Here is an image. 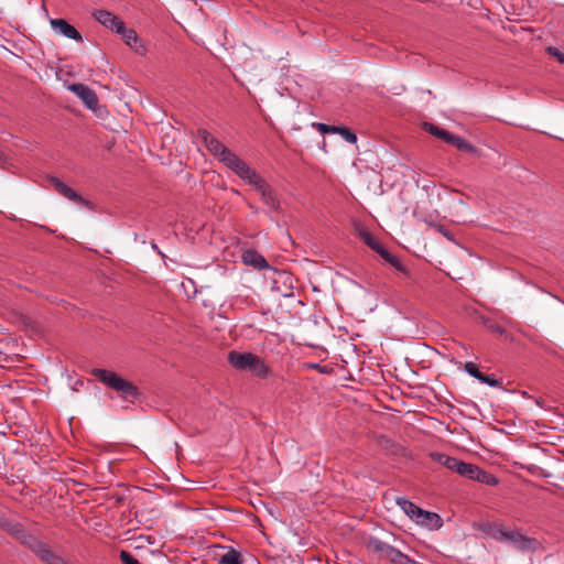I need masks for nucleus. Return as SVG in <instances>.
<instances>
[{
  "mask_svg": "<svg viewBox=\"0 0 564 564\" xmlns=\"http://www.w3.org/2000/svg\"><path fill=\"white\" fill-rule=\"evenodd\" d=\"M200 135L207 150L238 177L252 186L260 194V196H263V194L272 188V186L268 184L267 181L254 169H252L246 161L229 150L212 133L203 130Z\"/></svg>",
  "mask_w": 564,
  "mask_h": 564,
  "instance_id": "nucleus-1",
  "label": "nucleus"
},
{
  "mask_svg": "<svg viewBox=\"0 0 564 564\" xmlns=\"http://www.w3.org/2000/svg\"><path fill=\"white\" fill-rule=\"evenodd\" d=\"M229 365L238 371H249L260 379H267L272 375L271 368L262 358L252 352L231 350L228 352Z\"/></svg>",
  "mask_w": 564,
  "mask_h": 564,
  "instance_id": "nucleus-2",
  "label": "nucleus"
},
{
  "mask_svg": "<svg viewBox=\"0 0 564 564\" xmlns=\"http://www.w3.org/2000/svg\"><path fill=\"white\" fill-rule=\"evenodd\" d=\"M90 373L106 387L117 391L122 398L130 399L138 397V389L130 381L121 378L115 371L94 368Z\"/></svg>",
  "mask_w": 564,
  "mask_h": 564,
  "instance_id": "nucleus-3",
  "label": "nucleus"
},
{
  "mask_svg": "<svg viewBox=\"0 0 564 564\" xmlns=\"http://www.w3.org/2000/svg\"><path fill=\"white\" fill-rule=\"evenodd\" d=\"M366 545L367 549L376 553L379 558L386 560L392 564H414V561L410 556L377 538L368 539Z\"/></svg>",
  "mask_w": 564,
  "mask_h": 564,
  "instance_id": "nucleus-4",
  "label": "nucleus"
},
{
  "mask_svg": "<svg viewBox=\"0 0 564 564\" xmlns=\"http://www.w3.org/2000/svg\"><path fill=\"white\" fill-rule=\"evenodd\" d=\"M19 539L23 545L46 564H66L59 555L54 553L45 542L39 540L36 536L22 532Z\"/></svg>",
  "mask_w": 564,
  "mask_h": 564,
  "instance_id": "nucleus-5",
  "label": "nucleus"
},
{
  "mask_svg": "<svg viewBox=\"0 0 564 564\" xmlns=\"http://www.w3.org/2000/svg\"><path fill=\"white\" fill-rule=\"evenodd\" d=\"M479 529L484 534L492 538L498 542H509L513 531L507 528L505 524L497 522H484L480 524Z\"/></svg>",
  "mask_w": 564,
  "mask_h": 564,
  "instance_id": "nucleus-6",
  "label": "nucleus"
},
{
  "mask_svg": "<svg viewBox=\"0 0 564 564\" xmlns=\"http://www.w3.org/2000/svg\"><path fill=\"white\" fill-rule=\"evenodd\" d=\"M68 89L73 91L77 97L82 99V101L87 106V108L95 110L98 106V97L91 88L84 84H70Z\"/></svg>",
  "mask_w": 564,
  "mask_h": 564,
  "instance_id": "nucleus-7",
  "label": "nucleus"
},
{
  "mask_svg": "<svg viewBox=\"0 0 564 564\" xmlns=\"http://www.w3.org/2000/svg\"><path fill=\"white\" fill-rule=\"evenodd\" d=\"M93 17L105 28L111 30L112 32H118L122 30V25L124 22L112 12L107 10H95L93 12Z\"/></svg>",
  "mask_w": 564,
  "mask_h": 564,
  "instance_id": "nucleus-8",
  "label": "nucleus"
},
{
  "mask_svg": "<svg viewBox=\"0 0 564 564\" xmlns=\"http://www.w3.org/2000/svg\"><path fill=\"white\" fill-rule=\"evenodd\" d=\"M509 543H511L518 551L521 552L536 551L540 545L538 540L529 538L522 534L520 531L514 530L511 533Z\"/></svg>",
  "mask_w": 564,
  "mask_h": 564,
  "instance_id": "nucleus-9",
  "label": "nucleus"
},
{
  "mask_svg": "<svg viewBox=\"0 0 564 564\" xmlns=\"http://www.w3.org/2000/svg\"><path fill=\"white\" fill-rule=\"evenodd\" d=\"M117 34L121 35L124 43L137 54L144 55L147 53L145 46L134 30L127 29L126 24H123L122 30L118 31Z\"/></svg>",
  "mask_w": 564,
  "mask_h": 564,
  "instance_id": "nucleus-10",
  "label": "nucleus"
},
{
  "mask_svg": "<svg viewBox=\"0 0 564 564\" xmlns=\"http://www.w3.org/2000/svg\"><path fill=\"white\" fill-rule=\"evenodd\" d=\"M51 183L54 187V189L62 195L63 197L67 198L70 202H74L76 204H80L83 206L89 207V202L83 198L80 195H78L73 188L67 186L65 183L59 181L56 177L51 178Z\"/></svg>",
  "mask_w": 564,
  "mask_h": 564,
  "instance_id": "nucleus-11",
  "label": "nucleus"
},
{
  "mask_svg": "<svg viewBox=\"0 0 564 564\" xmlns=\"http://www.w3.org/2000/svg\"><path fill=\"white\" fill-rule=\"evenodd\" d=\"M50 23H51L52 29L55 32L64 35L65 37L74 40V41H77V42H82L83 41L82 34L77 31V29L75 26L69 24L66 20H64V19H52L50 21Z\"/></svg>",
  "mask_w": 564,
  "mask_h": 564,
  "instance_id": "nucleus-12",
  "label": "nucleus"
},
{
  "mask_svg": "<svg viewBox=\"0 0 564 564\" xmlns=\"http://www.w3.org/2000/svg\"><path fill=\"white\" fill-rule=\"evenodd\" d=\"M241 259L245 264L251 265L254 269L263 270L269 269L270 265L268 261L254 249H247L242 252Z\"/></svg>",
  "mask_w": 564,
  "mask_h": 564,
  "instance_id": "nucleus-13",
  "label": "nucleus"
},
{
  "mask_svg": "<svg viewBox=\"0 0 564 564\" xmlns=\"http://www.w3.org/2000/svg\"><path fill=\"white\" fill-rule=\"evenodd\" d=\"M261 200L272 212H279L281 209L280 200L273 188L263 194V196H261Z\"/></svg>",
  "mask_w": 564,
  "mask_h": 564,
  "instance_id": "nucleus-14",
  "label": "nucleus"
},
{
  "mask_svg": "<svg viewBox=\"0 0 564 564\" xmlns=\"http://www.w3.org/2000/svg\"><path fill=\"white\" fill-rule=\"evenodd\" d=\"M449 144H452L456 149L467 152V153L474 154L477 152L476 148L471 143H469L466 139H464L459 135H456V134L452 135V138L449 140Z\"/></svg>",
  "mask_w": 564,
  "mask_h": 564,
  "instance_id": "nucleus-15",
  "label": "nucleus"
},
{
  "mask_svg": "<svg viewBox=\"0 0 564 564\" xmlns=\"http://www.w3.org/2000/svg\"><path fill=\"white\" fill-rule=\"evenodd\" d=\"M480 484H485L488 486H497L499 484V479L491 473L486 471L478 467L475 479Z\"/></svg>",
  "mask_w": 564,
  "mask_h": 564,
  "instance_id": "nucleus-16",
  "label": "nucleus"
},
{
  "mask_svg": "<svg viewBox=\"0 0 564 564\" xmlns=\"http://www.w3.org/2000/svg\"><path fill=\"white\" fill-rule=\"evenodd\" d=\"M415 512L416 513L413 518V521H415L416 524L425 527V523H427L426 517L432 518L434 520V524L441 521V517L434 512L425 511L421 508H419Z\"/></svg>",
  "mask_w": 564,
  "mask_h": 564,
  "instance_id": "nucleus-17",
  "label": "nucleus"
},
{
  "mask_svg": "<svg viewBox=\"0 0 564 564\" xmlns=\"http://www.w3.org/2000/svg\"><path fill=\"white\" fill-rule=\"evenodd\" d=\"M425 128L434 137L445 141L446 143H449V140H451L453 133H451L437 126H434L432 123H425Z\"/></svg>",
  "mask_w": 564,
  "mask_h": 564,
  "instance_id": "nucleus-18",
  "label": "nucleus"
},
{
  "mask_svg": "<svg viewBox=\"0 0 564 564\" xmlns=\"http://www.w3.org/2000/svg\"><path fill=\"white\" fill-rule=\"evenodd\" d=\"M218 564H242L241 554L230 547L229 551L220 557Z\"/></svg>",
  "mask_w": 564,
  "mask_h": 564,
  "instance_id": "nucleus-19",
  "label": "nucleus"
},
{
  "mask_svg": "<svg viewBox=\"0 0 564 564\" xmlns=\"http://www.w3.org/2000/svg\"><path fill=\"white\" fill-rule=\"evenodd\" d=\"M360 239L373 251L379 248L380 240L366 229L359 230Z\"/></svg>",
  "mask_w": 564,
  "mask_h": 564,
  "instance_id": "nucleus-20",
  "label": "nucleus"
},
{
  "mask_svg": "<svg viewBox=\"0 0 564 564\" xmlns=\"http://www.w3.org/2000/svg\"><path fill=\"white\" fill-rule=\"evenodd\" d=\"M398 506L405 512V514L413 520L415 516V511L420 508L415 506L412 501L405 499V498H399L397 500Z\"/></svg>",
  "mask_w": 564,
  "mask_h": 564,
  "instance_id": "nucleus-21",
  "label": "nucleus"
},
{
  "mask_svg": "<svg viewBox=\"0 0 564 564\" xmlns=\"http://www.w3.org/2000/svg\"><path fill=\"white\" fill-rule=\"evenodd\" d=\"M430 457L432 458V460L443 465L447 469H449V466L452 465V463H453V460L455 458V457H451V456H448L446 454L437 453V452L431 453Z\"/></svg>",
  "mask_w": 564,
  "mask_h": 564,
  "instance_id": "nucleus-22",
  "label": "nucleus"
},
{
  "mask_svg": "<svg viewBox=\"0 0 564 564\" xmlns=\"http://www.w3.org/2000/svg\"><path fill=\"white\" fill-rule=\"evenodd\" d=\"M477 469L478 466L470 463H465L459 475L474 480Z\"/></svg>",
  "mask_w": 564,
  "mask_h": 564,
  "instance_id": "nucleus-23",
  "label": "nucleus"
},
{
  "mask_svg": "<svg viewBox=\"0 0 564 564\" xmlns=\"http://www.w3.org/2000/svg\"><path fill=\"white\" fill-rule=\"evenodd\" d=\"M339 134L344 138L345 141L351 144L357 142V135L348 128L341 127Z\"/></svg>",
  "mask_w": 564,
  "mask_h": 564,
  "instance_id": "nucleus-24",
  "label": "nucleus"
},
{
  "mask_svg": "<svg viewBox=\"0 0 564 564\" xmlns=\"http://www.w3.org/2000/svg\"><path fill=\"white\" fill-rule=\"evenodd\" d=\"M465 370L470 376L478 379V377H481L484 373H481L478 369V366L471 361H468L465 364Z\"/></svg>",
  "mask_w": 564,
  "mask_h": 564,
  "instance_id": "nucleus-25",
  "label": "nucleus"
},
{
  "mask_svg": "<svg viewBox=\"0 0 564 564\" xmlns=\"http://www.w3.org/2000/svg\"><path fill=\"white\" fill-rule=\"evenodd\" d=\"M120 560L123 564H141L138 558H135L131 553L128 551H121L120 552Z\"/></svg>",
  "mask_w": 564,
  "mask_h": 564,
  "instance_id": "nucleus-26",
  "label": "nucleus"
},
{
  "mask_svg": "<svg viewBox=\"0 0 564 564\" xmlns=\"http://www.w3.org/2000/svg\"><path fill=\"white\" fill-rule=\"evenodd\" d=\"M387 262L389 264H391L393 268H395L398 271L402 272V273H408V270L401 263V261L394 257L393 254H391V257H389V259L387 260Z\"/></svg>",
  "mask_w": 564,
  "mask_h": 564,
  "instance_id": "nucleus-27",
  "label": "nucleus"
},
{
  "mask_svg": "<svg viewBox=\"0 0 564 564\" xmlns=\"http://www.w3.org/2000/svg\"><path fill=\"white\" fill-rule=\"evenodd\" d=\"M546 51L552 56H554L560 63L564 64V54L557 47L549 46Z\"/></svg>",
  "mask_w": 564,
  "mask_h": 564,
  "instance_id": "nucleus-28",
  "label": "nucleus"
},
{
  "mask_svg": "<svg viewBox=\"0 0 564 564\" xmlns=\"http://www.w3.org/2000/svg\"><path fill=\"white\" fill-rule=\"evenodd\" d=\"M464 464L465 462L454 458L452 465L449 466V470H453L459 475Z\"/></svg>",
  "mask_w": 564,
  "mask_h": 564,
  "instance_id": "nucleus-29",
  "label": "nucleus"
},
{
  "mask_svg": "<svg viewBox=\"0 0 564 564\" xmlns=\"http://www.w3.org/2000/svg\"><path fill=\"white\" fill-rule=\"evenodd\" d=\"M478 380H480L481 382H485L491 387H495L498 384V381L491 376L482 375L481 377H478Z\"/></svg>",
  "mask_w": 564,
  "mask_h": 564,
  "instance_id": "nucleus-30",
  "label": "nucleus"
},
{
  "mask_svg": "<svg viewBox=\"0 0 564 564\" xmlns=\"http://www.w3.org/2000/svg\"><path fill=\"white\" fill-rule=\"evenodd\" d=\"M427 523H425V527L429 529H438L442 525V520L434 524V520L430 517H426Z\"/></svg>",
  "mask_w": 564,
  "mask_h": 564,
  "instance_id": "nucleus-31",
  "label": "nucleus"
},
{
  "mask_svg": "<svg viewBox=\"0 0 564 564\" xmlns=\"http://www.w3.org/2000/svg\"><path fill=\"white\" fill-rule=\"evenodd\" d=\"M313 126L316 127L317 130L321 133H328V124H325V123H314Z\"/></svg>",
  "mask_w": 564,
  "mask_h": 564,
  "instance_id": "nucleus-32",
  "label": "nucleus"
},
{
  "mask_svg": "<svg viewBox=\"0 0 564 564\" xmlns=\"http://www.w3.org/2000/svg\"><path fill=\"white\" fill-rule=\"evenodd\" d=\"M339 130H341V127L328 126V132L338 133L339 134Z\"/></svg>",
  "mask_w": 564,
  "mask_h": 564,
  "instance_id": "nucleus-33",
  "label": "nucleus"
},
{
  "mask_svg": "<svg viewBox=\"0 0 564 564\" xmlns=\"http://www.w3.org/2000/svg\"><path fill=\"white\" fill-rule=\"evenodd\" d=\"M387 250H388V249H387L382 243H380V245H379V248H378V249H376L375 251L381 256V254H383V253H384V251H387Z\"/></svg>",
  "mask_w": 564,
  "mask_h": 564,
  "instance_id": "nucleus-34",
  "label": "nucleus"
},
{
  "mask_svg": "<svg viewBox=\"0 0 564 564\" xmlns=\"http://www.w3.org/2000/svg\"><path fill=\"white\" fill-rule=\"evenodd\" d=\"M387 250H388V249H387L382 243H380V245H379V248H378V249H376L375 251L381 256V254H383V253H384V251H387Z\"/></svg>",
  "mask_w": 564,
  "mask_h": 564,
  "instance_id": "nucleus-35",
  "label": "nucleus"
},
{
  "mask_svg": "<svg viewBox=\"0 0 564 564\" xmlns=\"http://www.w3.org/2000/svg\"><path fill=\"white\" fill-rule=\"evenodd\" d=\"M490 328H491V330H492V332H495V333H500V334H502V333L505 332V329H503L501 326H499V325L492 326V327H490Z\"/></svg>",
  "mask_w": 564,
  "mask_h": 564,
  "instance_id": "nucleus-36",
  "label": "nucleus"
},
{
  "mask_svg": "<svg viewBox=\"0 0 564 564\" xmlns=\"http://www.w3.org/2000/svg\"><path fill=\"white\" fill-rule=\"evenodd\" d=\"M386 262L387 260L389 259V257H391V253L389 252V250L384 251L383 254L380 256Z\"/></svg>",
  "mask_w": 564,
  "mask_h": 564,
  "instance_id": "nucleus-37",
  "label": "nucleus"
},
{
  "mask_svg": "<svg viewBox=\"0 0 564 564\" xmlns=\"http://www.w3.org/2000/svg\"><path fill=\"white\" fill-rule=\"evenodd\" d=\"M4 162V155L3 153L0 151V164H2Z\"/></svg>",
  "mask_w": 564,
  "mask_h": 564,
  "instance_id": "nucleus-38",
  "label": "nucleus"
}]
</instances>
